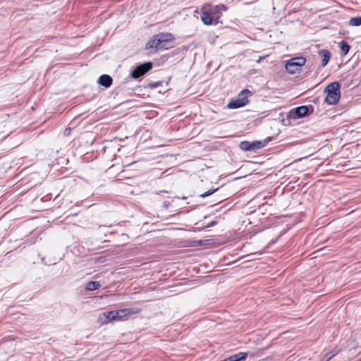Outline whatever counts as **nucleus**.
Masks as SVG:
<instances>
[{
	"instance_id": "nucleus-1",
	"label": "nucleus",
	"mask_w": 361,
	"mask_h": 361,
	"mask_svg": "<svg viewBox=\"0 0 361 361\" xmlns=\"http://www.w3.org/2000/svg\"><path fill=\"white\" fill-rule=\"evenodd\" d=\"M175 39L173 34L170 32H161L152 37L146 43V49H156L164 50L169 49L168 44Z\"/></svg>"
},
{
	"instance_id": "nucleus-2",
	"label": "nucleus",
	"mask_w": 361,
	"mask_h": 361,
	"mask_svg": "<svg viewBox=\"0 0 361 361\" xmlns=\"http://www.w3.org/2000/svg\"><path fill=\"white\" fill-rule=\"evenodd\" d=\"M340 85L338 82H333L329 84L324 92H326L325 102L329 105L336 104L341 98Z\"/></svg>"
},
{
	"instance_id": "nucleus-3",
	"label": "nucleus",
	"mask_w": 361,
	"mask_h": 361,
	"mask_svg": "<svg viewBox=\"0 0 361 361\" xmlns=\"http://www.w3.org/2000/svg\"><path fill=\"white\" fill-rule=\"evenodd\" d=\"M252 95V92L247 90H243L238 94V98L232 99L227 104L228 108L235 109L245 106L248 104L247 97Z\"/></svg>"
},
{
	"instance_id": "nucleus-4",
	"label": "nucleus",
	"mask_w": 361,
	"mask_h": 361,
	"mask_svg": "<svg viewBox=\"0 0 361 361\" xmlns=\"http://www.w3.org/2000/svg\"><path fill=\"white\" fill-rule=\"evenodd\" d=\"M271 140L268 137L263 140H257L254 142L243 141L240 143V149L245 152H256L257 150L264 147Z\"/></svg>"
},
{
	"instance_id": "nucleus-5",
	"label": "nucleus",
	"mask_w": 361,
	"mask_h": 361,
	"mask_svg": "<svg viewBox=\"0 0 361 361\" xmlns=\"http://www.w3.org/2000/svg\"><path fill=\"white\" fill-rule=\"evenodd\" d=\"M305 62L306 59L303 56L294 57L286 61L285 68L288 73L294 74L301 70Z\"/></svg>"
},
{
	"instance_id": "nucleus-6",
	"label": "nucleus",
	"mask_w": 361,
	"mask_h": 361,
	"mask_svg": "<svg viewBox=\"0 0 361 361\" xmlns=\"http://www.w3.org/2000/svg\"><path fill=\"white\" fill-rule=\"evenodd\" d=\"M314 112V106L312 105L300 106L293 109L290 112V117L293 118H300L310 115Z\"/></svg>"
},
{
	"instance_id": "nucleus-7",
	"label": "nucleus",
	"mask_w": 361,
	"mask_h": 361,
	"mask_svg": "<svg viewBox=\"0 0 361 361\" xmlns=\"http://www.w3.org/2000/svg\"><path fill=\"white\" fill-rule=\"evenodd\" d=\"M152 67L153 63L151 61L139 64L131 71L129 77L133 79H137L145 75L147 72L152 70Z\"/></svg>"
},
{
	"instance_id": "nucleus-8",
	"label": "nucleus",
	"mask_w": 361,
	"mask_h": 361,
	"mask_svg": "<svg viewBox=\"0 0 361 361\" xmlns=\"http://www.w3.org/2000/svg\"><path fill=\"white\" fill-rule=\"evenodd\" d=\"M248 353L246 352H239L231 355L220 361H245L247 357Z\"/></svg>"
},
{
	"instance_id": "nucleus-9",
	"label": "nucleus",
	"mask_w": 361,
	"mask_h": 361,
	"mask_svg": "<svg viewBox=\"0 0 361 361\" xmlns=\"http://www.w3.org/2000/svg\"><path fill=\"white\" fill-rule=\"evenodd\" d=\"M318 55L322 59L321 66H326L331 57L330 51L327 49H321L318 51Z\"/></svg>"
},
{
	"instance_id": "nucleus-10",
	"label": "nucleus",
	"mask_w": 361,
	"mask_h": 361,
	"mask_svg": "<svg viewBox=\"0 0 361 361\" xmlns=\"http://www.w3.org/2000/svg\"><path fill=\"white\" fill-rule=\"evenodd\" d=\"M227 8H226V6L224 4H219V5H217L213 8H212L210 9V12L212 14L213 16V18L215 19V20H218L221 15V13L223 11H226Z\"/></svg>"
},
{
	"instance_id": "nucleus-11",
	"label": "nucleus",
	"mask_w": 361,
	"mask_h": 361,
	"mask_svg": "<svg viewBox=\"0 0 361 361\" xmlns=\"http://www.w3.org/2000/svg\"><path fill=\"white\" fill-rule=\"evenodd\" d=\"M112 82H113L112 78L107 74H103V75H100V77L98 79V83L100 85H102L106 88L111 87L112 85Z\"/></svg>"
},
{
	"instance_id": "nucleus-12",
	"label": "nucleus",
	"mask_w": 361,
	"mask_h": 361,
	"mask_svg": "<svg viewBox=\"0 0 361 361\" xmlns=\"http://www.w3.org/2000/svg\"><path fill=\"white\" fill-rule=\"evenodd\" d=\"M112 313H114V311L105 312L102 313L99 316V320H101L103 323H107L116 320V315L114 314H111Z\"/></svg>"
},
{
	"instance_id": "nucleus-13",
	"label": "nucleus",
	"mask_w": 361,
	"mask_h": 361,
	"mask_svg": "<svg viewBox=\"0 0 361 361\" xmlns=\"http://www.w3.org/2000/svg\"><path fill=\"white\" fill-rule=\"evenodd\" d=\"M214 19L211 12L203 11L201 14V20L204 25H212Z\"/></svg>"
},
{
	"instance_id": "nucleus-14",
	"label": "nucleus",
	"mask_w": 361,
	"mask_h": 361,
	"mask_svg": "<svg viewBox=\"0 0 361 361\" xmlns=\"http://www.w3.org/2000/svg\"><path fill=\"white\" fill-rule=\"evenodd\" d=\"M100 287V283L97 281H91L86 283L85 289L87 290H94Z\"/></svg>"
},
{
	"instance_id": "nucleus-15",
	"label": "nucleus",
	"mask_w": 361,
	"mask_h": 361,
	"mask_svg": "<svg viewBox=\"0 0 361 361\" xmlns=\"http://www.w3.org/2000/svg\"><path fill=\"white\" fill-rule=\"evenodd\" d=\"M339 47H340L341 51L343 55H346L350 49V46L345 40H342L339 43Z\"/></svg>"
},
{
	"instance_id": "nucleus-16",
	"label": "nucleus",
	"mask_w": 361,
	"mask_h": 361,
	"mask_svg": "<svg viewBox=\"0 0 361 361\" xmlns=\"http://www.w3.org/2000/svg\"><path fill=\"white\" fill-rule=\"evenodd\" d=\"M350 26L357 27L361 25V16L351 18L348 21Z\"/></svg>"
},
{
	"instance_id": "nucleus-17",
	"label": "nucleus",
	"mask_w": 361,
	"mask_h": 361,
	"mask_svg": "<svg viewBox=\"0 0 361 361\" xmlns=\"http://www.w3.org/2000/svg\"><path fill=\"white\" fill-rule=\"evenodd\" d=\"M125 312V316H130L133 314H136L140 312V309L138 307H130V308H125L123 309Z\"/></svg>"
},
{
	"instance_id": "nucleus-18",
	"label": "nucleus",
	"mask_w": 361,
	"mask_h": 361,
	"mask_svg": "<svg viewBox=\"0 0 361 361\" xmlns=\"http://www.w3.org/2000/svg\"><path fill=\"white\" fill-rule=\"evenodd\" d=\"M124 312L123 309H121V310L114 311V314L116 315V320H119L126 317L125 312ZM111 314H114V313H112Z\"/></svg>"
},
{
	"instance_id": "nucleus-19",
	"label": "nucleus",
	"mask_w": 361,
	"mask_h": 361,
	"mask_svg": "<svg viewBox=\"0 0 361 361\" xmlns=\"http://www.w3.org/2000/svg\"><path fill=\"white\" fill-rule=\"evenodd\" d=\"M219 190V188H216V189H211V190H209L208 191L201 194L200 196L202 198H205L212 194H214L215 192H216L217 190Z\"/></svg>"
},
{
	"instance_id": "nucleus-20",
	"label": "nucleus",
	"mask_w": 361,
	"mask_h": 361,
	"mask_svg": "<svg viewBox=\"0 0 361 361\" xmlns=\"http://www.w3.org/2000/svg\"><path fill=\"white\" fill-rule=\"evenodd\" d=\"M162 85V81H157L155 82H150L147 85V87L154 89L157 88Z\"/></svg>"
},
{
	"instance_id": "nucleus-21",
	"label": "nucleus",
	"mask_w": 361,
	"mask_h": 361,
	"mask_svg": "<svg viewBox=\"0 0 361 361\" xmlns=\"http://www.w3.org/2000/svg\"><path fill=\"white\" fill-rule=\"evenodd\" d=\"M334 355H334V354H333L331 352H329V353H326V354L324 356V357H322V358L321 359V360H320V361H329V360H331V359Z\"/></svg>"
},
{
	"instance_id": "nucleus-22",
	"label": "nucleus",
	"mask_w": 361,
	"mask_h": 361,
	"mask_svg": "<svg viewBox=\"0 0 361 361\" xmlns=\"http://www.w3.org/2000/svg\"><path fill=\"white\" fill-rule=\"evenodd\" d=\"M216 224H217V222L216 221H212L208 223V224L205 226V228H207L212 227V226H215Z\"/></svg>"
},
{
	"instance_id": "nucleus-23",
	"label": "nucleus",
	"mask_w": 361,
	"mask_h": 361,
	"mask_svg": "<svg viewBox=\"0 0 361 361\" xmlns=\"http://www.w3.org/2000/svg\"><path fill=\"white\" fill-rule=\"evenodd\" d=\"M71 128H66L63 132V135L66 136L68 135L71 133Z\"/></svg>"
},
{
	"instance_id": "nucleus-24",
	"label": "nucleus",
	"mask_w": 361,
	"mask_h": 361,
	"mask_svg": "<svg viewBox=\"0 0 361 361\" xmlns=\"http://www.w3.org/2000/svg\"><path fill=\"white\" fill-rule=\"evenodd\" d=\"M163 205L165 208H168L170 205V202L167 201H164Z\"/></svg>"
},
{
	"instance_id": "nucleus-25",
	"label": "nucleus",
	"mask_w": 361,
	"mask_h": 361,
	"mask_svg": "<svg viewBox=\"0 0 361 361\" xmlns=\"http://www.w3.org/2000/svg\"><path fill=\"white\" fill-rule=\"evenodd\" d=\"M264 58H265V56H260V57L259 58V59L257 60V62L261 61H262V59H264Z\"/></svg>"
},
{
	"instance_id": "nucleus-26",
	"label": "nucleus",
	"mask_w": 361,
	"mask_h": 361,
	"mask_svg": "<svg viewBox=\"0 0 361 361\" xmlns=\"http://www.w3.org/2000/svg\"><path fill=\"white\" fill-rule=\"evenodd\" d=\"M199 245H205V243H204L202 240H200V241L199 242Z\"/></svg>"
},
{
	"instance_id": "nucleus-27",
	"label": "nucleus",
	"mask_w": 361,
	"mask_h": 361,
	"mask_svg": "<svg viewBox=\"0 0 361 361\" xmlns=\"http://www.w3.org/2000/svg\"><path fill=\"white\" fill-rule=\"evenodd\" d=\"M359 360L361 361V358Z\"/></svg>"
},
{
	"instance_id": "nucleus-28",
	"label": "nucleus",
	"mask_w": 361,
	"mask_h": 361,
	"mask_svg": "<svg viewBox=\"0 0 361 361\" xmlns=\"http://www.w3.org/2000/svg\"><path fill=\"white\" fill-rule=\"evenodd\" d=\"M357 361H360V360H357Z\"/></svg>"
}]
</instances>
